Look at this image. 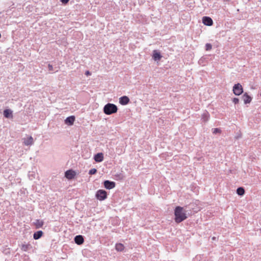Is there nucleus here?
I'll return each instance as SVG.
<instances>
[{"instance_id": "obj_21", "label": "nucleus", "mask_w": 261, "mask_h": 261, "mask_svg": "<svg viewBox=\"0 0 261 261\" xmlns=\"http://www.w3.org/2000/svg\"><path fill=\"white\" fill-rule=\"evenodd\" d=\"M208 118L209 114L207 112L203 114V119H204V121H207Z\"/></svg>"}, {"instance_id": "obj_27", "label": "nucleus", "mask_w": 261, "mask_h": 261, "mask_svg": "<svg viewBox=\"0 0 261 261\" xmlns=\"http://www.w3.org/2000/svg\"><path fill=\"white\" fill-rule=\"evenodd\" d=\"M61 2L62 3L66 4L69 2V0H61Z\"/></svg>"}, {"instance_id": "obj_13", "label": "nucleus", "mask_w": 261, "mask_h": 261, "mask_svg": "<svg viewBox=\"0 0 261 261\" xmlns=\"http://www.w3.org/2000/svg\"><path fill=\"white\" fill-rule=\"evenodd\" d=\"M84 238L82 236H76L74 238V241L77 245H81L84 243Z\"/></svg>"}, {"instance_id": "obj_2", "label": "nucleus", "mask_w": 261, "mask_h": 261, "mask_svg": "<svg viewBox=\"0 0 261 261\" xmlns=\"http://www.w3.org/2000/svg\"><path fill=\"white\" fill-rule=\"evenodd\" d=\"M117 107L113 103H108L103 108V112L107 115H111L117 112Z\"/></svg>"}, {"instance_id": "obj_26", "label": "nucleus", "mask_w": 261, "mask_h": 261, "mask_svg": "<svg viewBox=\"0 0 261 261\" xmlns=\"http://www.w3.org/2000/svg\"><path fill=\"white\" fill-rule=\"evenodd\" d=\"M48 69H49V71H53V66L51 65L48 64Z\"/></svg>"}, {"instance_id": "obj_18", "label": "nucleus", "mask_w": 261, "mask_h": 261, "mask_svg": "<svg viewBox=\"0 0 261 261\" xmlns=\"http://www.w3.org/2000/svg\"><path fill=\"white\" fill-rule=\"evenodd\" d=\"M43 232L41 230L35 232L33 234V238L35 240H38L43 236Z\"/></svg>"}, {"instance_id": "obj_11", "label": "nucleus", "mask_w": 261, "mask_h": 261, "mask_svg": "<svg viewBox=\"0 0 261 261\" xmlns=\"http://www.w3.org/2000/svg\"><path fill=\"white\" fill-rule=\"evenodd\" d=\"M162 56L161 55L160 53L158 51L156 50H153V55H152V58L155 61H159L162 58Z\"/></svg>"}, {"instance_id": "obj_25", "label": "nucleus", "mask_w": 261, "mask_h": 261, "mask_svg": "<svg viewBox=\"0 0 261 261\" xmlns=\"http://www.w3.org/2000/svg\"><path fill=\"white\" fill-rule=\"evenodd\" d=\"M232 101L235 104L238 103L239 102V99L238 98H233L232 99Z\"/></svg>"}, {"instance_id": "obj_9", "label": "nucleus", "mask_w": 261, "mask_h": 261, "mask_svg": "<svg viewBox=\"0 0 261 261\" xmlns=\"http://www.w3.org/2000/svg\"><path fill=\"white\" fill-rule=\"evenodd\" d=\"M129 102V99L126 96H123L119 98V102L122 105H127Z\"/></svg>"}, {"instance_id": "obj_28", "label": "nucleus", "mask_w": 261, "mask_h": 261, "mask_svg": "<svg viewBox=\"0 0 261 261\" xmlns=\"http://www.w3.org/2000/svg\"><path fill=\"white\" fill-rule=\"evenodd\" d=\"M90 74L91 73H90V71H86L85 72V74L87 75H90Z\"/></svg>"}, {"instance_id": "obj_22", "label": "nucleus", "mask_w": 261, "mask_h": 261, "mask_svg": "<svg viewBox=\"0 0 261 261\" xmlns=\"http://www.w3.org/2000/svg\"><path fill=\"white\" fill-rule=\"evenodd\" d=\"M212 48V45L210 43H206L205 44V49L206 50H210Z\"/></svg>"}, {"instance_id": "obj_5", "label": "nucleus", "mask_w": 261, "mask_h": 261, "mask_svg": "<svg viewBox=\"0 0 261 261\" xmlns=\"http://www.w3.org/2000/svg\"><path fill=\"white\" fill-rule=\"evenodd\" d=\"M76 172L72 170H68L65 173V176L69 180L74 178Z\"/></svg>"}, {"instance_id": "obj_12", "label": "nucleus", "mask_w": 261, "mask_h": 261, "mask_svg": "<svg viewBox=\"0 0 261 261\" xmlns=\"http://www.w3.org/2000/svg\"><path fill=\"white\" fill-rule=\"evenodd\" d=\"M4 115L7 118H12V111L10 109H6L4 111Z\"/></svg>"}, {"instance_id": "obj_17", "label": "nucleus", "mask_w": 261, "mask_h": 261, "mask_svg": "<svg viewBox=\"0 0 261 261\" xmlns=\"http://www.w3.org/2000/svg\"><path fill=\"white\" fill-rule=\"evenodd\" d=\"M44 222L42 220L38 219L34 222V224L36 228H39L42 227L43 225Z\"/></svg>"}, {"instance_id": "obj_23", "label": "nucleus", "mask_w": 261, "mask_h": 261, "mask_svg": "<svg viewBox=\"0 0 261 261\" xmlns=\"http://www.w3.org/2000/svg\"><path fill=\"white\" fill-rule=\"evenodd\" d=\"M96 172H97V170L95 168H93L89 171V174L90 175H93V174H95Z\"/></svg>"}, {"instance_id": "obj_6", "label": "nucleus", "mask_w": 261, "mask_h": 261, "mask_svg": "<svg viewBox=\"0 0 261 261\" xmlns=\"http://www.w3.org/2000/svg\"><path fill=\"white\" fill-rule=\"evenodd\" d=\"M202 22L204 23V24L207 26H211L213 24L212 19L207 16H204L202 18Z\"/></svg>"}, {"instance_id": "obj_10", "label": "nucleus", "mask_w": 261, "mask_h": 261, "mask_svg": "<svg viewBox=\"0 0 261 261\" xmlns=\"http://www.w3.org/2000/svg\"><path fill=\"white\" fill-rule=\"evenodd\" d=\"M75 121V117L74 116H71L67 117L65 120V122L66 124L69 125H71L73 124Z\"/></svg>"}, {"instance_id": "obj_14", "label": "nucleus", "mask_w": 261, "mask_h": 261, "mask_svg": "<svg viewBox=\"0 0 261 261\" xmlns=\"http://www.w3.org/2000/svg\"><path fill=\"white\" fill-rule=\"evenodd\" d=\"M243 99L245 104L249 103L252 100V98L246 93L243 95Z\"/></svg>"}, {"instance_id": "obj_3", "label": "nucleus", "mask_w": 261, "mask_h": 261, "mask_svg": "<svg viewBox=\"0 0 261 261\" xmlns=\"http://www.w3.org/2000/svg\"><path fill=\"white\" fill-rule=\"evenodd\" d=\"M95 196L100 201L104 200L107 197V193L103 190H99L96 192Z\"/></svg>"}, {"instance_id": "obj_19", "label": "nucleus", "mask_w": 261, "mask_h": 261, "mask_svg": "<svg viewBox=\"0 0 261 261\" xmlns=\"http://www.w3.org/2000/svg\"><path fill=\"white\" fill-rule=\"evenodd\" d=\"M115 249L118 251H122L124 249V246L121 243H117L115 245Z\"/></svg>"}, {"instance_id": "obj_1", "label": "nucleus", "mask_w": 261, "mask_h": 261, "mask_svg": "<svg viewBox=\"0 0 261 261\" xmlns=\"http://www.w3.org/2000/svg\"><path fill=\"white\" fill-rule=\"evenodd\" d=\"M174 215L175 221L177 223L183 221L187 218L186 212L184 210L183 207L179 206L175 207L174 210Z\"/></svg>"}, {"instance_id": "obj_4", "label": "nucleus", "mask_w": 261, "mask_h": 261, "mask_svg": "<svg viewBox=\"0 0 261 261\" xmlns=\"http://www.w3.org/2000/svg\"><path fill=\"white\" fill-rule=\"evenodd\" d=\"M233 92L236 95H241L243 92L242 85L239 83L235 84L233 87Z\"/></svg>"}, {"instance_id": "obj_20", "label": "nucleus", "mask_w": 261, "mask_h": 261, "mask_svg": "<svg viewBox=\"0 0 261 261\" xmlns=\"http://www.w3.org/2000/svg\"><path fill=\"white\" fill-rule=\"evenodd\" d=\"M237 193L239 195L242 196L245 193V190L243 188L240 187L237 189Z\"/></svg>"}, {"instance_id": "obj_16", "label": "nucleus", "mask_w": 261, "mask_h": 261, "mask_svg": "<svg viewBox=\"0 0 261 261\" xmlns=\"http://www.w3.org/2000/svg\"><path fill=\"white\" fill-rule=\"evenodd\" d=\"M32 248L30 244H22L21 245L20 248L23 251H27Z\"/></svg>"}, {"instance_id": "obj_8", "label": "nucleus", "mask_w": 261, "mask_h": 261, "mask_svg": "<svg viewBox=\"0 0 261 261\" xmlns=\"http://www.w3.org/2000/svg\"><path fill=\"white\" fill-rule=\"evenodd\" d=\"M34 143L33 138L32 136H30L27 138L23 139V144L26 146L31 145Z\"/></svg>"}, {"instance_id": "obj_7", "label": "nucleus", "mask_w": 261, "mask_h": 261, "mask_svg": "<svg viewBox=\"0 0 261 261\" xmlns=\"http://www.w3.org/2000/svg\"><path fill=\"white\" fill-rule=\"evenodd\" d=\"M104 186L107 189H112L115 186V183L113 181L106 180L104 182Z\"/></svg>"}, {"instance_id": "obj_24", "label": "nucleus", "mask_w": 261, "mask_h": 261, "mask_svg": "<svg viewBox=\"0 0 261 261\" xmlns=\"http://www.w3.org/2000/svg\"><path fill=\"white\" fill-rule=\"evenodd\" d=\"M221 131L219 128H215L213 130V133L216 134L217 133H221Z\"/></svg>"}, {"instance_id": "obj_15", "label": "nucleus", "mask_w": 261, "mask_h": 261, "mask_svg": "<svg viewBox=\"0 0 261 261\" xmlns=\"http://www.w3.org/2000/svg\"><path fill=\"white\" fill-rule=\"evenodd\" d=\"M94 160L96 162H102L103 160V155L102 153H98L94 156Z\"/></svg>"}]
</instances>
